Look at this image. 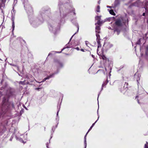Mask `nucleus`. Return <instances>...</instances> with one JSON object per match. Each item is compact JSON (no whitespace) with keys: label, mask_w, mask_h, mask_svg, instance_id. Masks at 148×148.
<instances>
[{"label":"nucleus","mask_w":148,"mask_h":148,"mask_svg":"<svg viewBox=\"0 0 148 148\" xmlns=\"http://www.w3.org/2000/svg\"><path fill=\"white\" fill-rule=\"evenodd\" d=\"M96 36H97L96 41L97 43V53L99 55V58L101 59L102 58V55H101V53L99 54L98 53L99 49V48H101V45L100 41L101 39L100 38V36L99 34H96ZM100 53V52H99V53Z\"/></svg>","instance_id":"obj_1"},{"label":"nucleus","mask_w":148,"mask_h":148,"mask_svg":"<svg viewBox=\"0 0 148 148\" xmlns=\"http://www.w3.org/2000/svg\"><path fill=\"white\" fill-rule=\"evenodd\" d=\"M96 20L97 21V24L99 25H100L102 23V22L100 21L101 19V16H96L95 17Z\"/></svg>","instance_id":"obj_2"},{"label":"nucleus","mask_w":148,"mask_h":148,"mask_svg":"<svg viewBox=\"0 0 148 148\" xmlns=\"http://www.w3.org/2000/svg\"><path fill=\"white\" fill-rule=\"evenodd\" d=\"M102 59L103 60V62H104V61H105V62L107 63L108 64L109 62V61L108 60V59L105 56L103 55H102Z\"/></svg>","instance_id":"obj_3"},{"label":"nucleus","mask_w":148,"mask_h":148,"mask_svg":"<svg viewBox=\"0 0 148 148\" xmlns=\"http://www.w3.org/2000/svg\"><path fill=\"white\" fill-rule=\"evenodd\" d=\"M96 32L98 33H100L99 30H100L101 28L100 26H97L96 27Z\"/></svg>","instance_id":"obj_4"},{"label":"nucleus","mask_w":148,"mask_h":148,"mask_svg":"<svg viewBox=\"0 0 148 148\" xmlns=\"http://www.w3.org/2000/svg\"><path fill=\"white\" fill-rule=\"evenodd\" d=\"M52 76V75H50L49 76L45 78L41 82H43L45 81L46 79H49V78L51 77Z\"/></svg>","instance_id":"obj_5"},{"label":"nucleus","mask_w":148,"mask_h":148,"mask_svg":"<svg viewBox=\"0 0 148 148\" xmlns=\"http://www.w3.org/2000/svg\"><path fill=\"white\" fill-rule=\"evenodd\" d=\"M116 24L118 26H120L121 25V22L119 21H117L116 22Z\"/></svg>","instance_id":"obj_6"},{"label":"nucleus","mask_w":148,"mask_h":148,"mask_svg":"<svg viewBox=\"0 0 148 148\" xmlns=\"http://www.w3.org/2000/svg\"><path fill=\"white\" fill-rule=\"evenodd\" d=\"M109 12L111 14L114 15H115V13H114V12L113 10H109Z\"/></svg>","instance_id":"obj_7"},{"label":"nucleus","mask_w":148,"mask_h":148,"mask_svg":"<svg viewBox=\"0 0 148 148\" xmlns=\"http://www.w3.org/2000/svg\"><path fill=\"white\" fill-rule=\"evenodd\" d=\"M12 27V32H13V31L14 30V27H15L14 24V21H13Z\"/></svg>","instance_id":"obj_8"},{"label":"nucleus","mask_w":148,"mask_h":148,"mask_svg":"<svg viewBox=\"0 0 148 148\" xmlns=\"http://www.w3.org/2000/svg\"><path fill=\"white\" fill-rule=\"evenodd\" d=\"M99 9H100V6H99V5H98L97 7V8L96 11L97 12H99V11H100Z\"/></svg>","instance_id":"obj_9"},{"label":"nucleus","mask_w":148,"mask_h":148,"mask_svg":"<svg viewBox=\"0 0 148 148\" xmlns=\"http://www.w3.org/2000/svg\"><path fill=\"white\" fill-rule=\"evenodd\" d=\"M144 148H148V143L147 142L145 145Z\"/></svg>","instance_id":"obj_10"},{"label":"nucleus","mask_w":148,"mask_h":148,"mask_svg":"<svg viewBox=\"0 0 148 148\" xmlns=\"http://www.w3.org/2000/svg\"><path fill=\"white\" fill-rule=\"evenodd\" d=\"M88 43H89V42H88V41H85V44H86V45L87 46H88Z\"/></svg>","instance_id":"obj_11"},{"label":"nucleus","mask_w":148,"mask_h":148,"mask_svg":"<svg viewBox=\"0 0 148 148\" xmlns=\"http://www.w3.org/2000/svg\"><path fill=\"white\" fill-rule=\"evenodd\" d=\"M85 50L86 51H87V50H86V49H80V50L82 51V52H85Z\"/></svg>","instance_id":"obj_12"},{"label":"nucleus","mask_w":148,"mask_h":148,"mask_svg":"<svg viewBox=\"0 0 148 148\" xmlns=\"http://www.w3.org/2000/svg\"><path fill=\"white\" fill-rule=\"evenodd\" d=\"M75 49H76L78 51H79V48L78 47H77L75 48Z\"/></svg>","instance_id":"obj_13"},{"label":"nucleus","mask_w":148,"mask_h":148,"mask_svg":"<svg viewBox=\"0 0 148 148\" xmlns=\"http://www.w3.org/2000/svg\"><path fill=\"white\" fill-rule=\"evenodd\" d=\"M93 126H92L90 127V128L89 129V130L88 131V132L92 128V127Z\"/></svg>","instance_id":"obj_14"},{"label":"nucleus","mask_w":148,"mask_h":148,"mask_svg":"<svg viewBox=\"0 0 148 148\" xmlns=\"http://www.w3.org/2000/svg\"><path fill=\"white\" fill-rule=\"evenodd\" d=\"M93 126H92L90 127V128L89 129V130L88 131V132L92 128V127Z\"/></svg>","instance_id":"obj_15"},{"label":"nucleus","mask_w":148,"mask_h":148,"mask_svg":"<svg viewBox=\"0 0 148 148\" xmlns=\"http://www.w3.org/2000/svg\"><path fill=\"white\" fill-rule=\"evenodd\" d=\"M40 89V88H35V90H38Z\"/></svg>","instance_id":"obj_16"},{"label":"nucleus","mask_w":148,"mask_h":148,"mask_svg":"<svg viewBox=\"0 0 148 148\" xmlns=\"http://www.w3.org/2000/svg\"><path fill=\"white\" fill-rule=\"evenodd\" d=\"M96 122V121L95 123H93L92 124V126H93H93H94V125H95V123Z\"/></svg>","instance_id":"obj_17"},{"label":"nucleus","mask_w":148,"mask_h":148,"mask_svg":"<svg viewBox=\"0 0 148 148\" xmlns=\"http://www.w3.org/2000/svg\"><path fill=\"white\" fill-rule=\"evenodd\" d=\"M86 140H85V148H86Z\"/></svg>","instance_id":"obj_18"},{"label":"nucleus","mask_w":148,"mask_h":148,"mask_svg":"<svg viewBox=\"0 0 148 148\" xmlns=\"http://www.w3.org/2000/svg\"><path fill=\"white\" fill-rule=\"evenodd\" d=\"M100 1H101V0H99V1L98 2V3L99 4L101 2Z\"/></svg>","instance_id":"obj_19"},{"label":"nucleus","mask_w":148,"mask_h":148,"mask_svg":"<svg viewBox=\"0 0 148 148\" xmlns=\"http://www.w3.org/2000/svg\"><path fill=\"white\" fill-rule=\"evenodd\" d=\"M101 71V70H100V69H99V70H98V71L97 72V73L99 72L100 71Z\"/></svg>","instance_id":"obj_20"},{"label":"nucleus","mask_w":148,"mask_h":148,"mask_svg":"<svg viewBox=\"0 0 148 148\" xmlns=\"http://www.w3.org/2000/svg\"><path fill=\"white\" fill-rule=\"evenodd\" d=\"M77 32L78 31V30H79V26H77Z\"/></svg>","instance_id":"obj_21"},{"label":"nucleus","mask_w":148,"mask_h":148,"mask_svg":"<svg viewBox=\"0 0 148 148\" xmlns=\"http://www.w3.org/2000/svg\"><path fill=\"white\" fill-rule=\"evenodd\" d=\"M107 7L108 8H111V7L110 6H107Z\"/></svg>","instance_id":"obj_22"},{"label":"nucleus","mask_w":148,"mask_h":148,"mask_svg":"<svg viewBox=\"0 0 148 148\" xmlns=\"http://www.w3.org/2000/svg\"><path fill=\"white\" fill-rule=\"evenodd\" d=\"M145 13H143V16H144L145 15Z\"/></svg>","instance_id":"obj_23"},{"label":"nucleus","mask_w":148,"mask_h":148,"mask_svg":"<svg viewBox=\"0 0 148 148\" xmlns=\"http://www.w3.org/2000/svg\"><path fill=\"white\" fill-rule=\"evenodd\" d=\"M73 13H74V15H75V12H73Z\"/></svg>","instance_id":"obj_24"},{"label":"nucleus","mask_w":148,"mask_h":148,"mask_svg":"<svg viewBox=\"0 0 148 148\" xmlns=\"http://www.w3.org/2000/svg\"><path fill=\"white\" fill-rule=\"evenodd\" d=\"M105 69L106 70V66L105 67Z\"/></svg>","instance_id":"obj_25"},{"label":"nucleus","mask_w":148,"mask_h":148,"mask_svg":"<svg viewBox=\"0 0 148 148\" xmlns=\"http://www.w3.org/2000/svg\"><path fill=\"white\" fill-rule=\"evenodd\" d=\"M105 45V44H104V45H103V46H104V45Z\"/></svg>","instance_id":"obj_26"},{"label":"nucleus","mask_w":148,"mask_h":148,"mask_svg":"<svg viewBox=\"0 0 148 148\" xmlns=\"http://www.w3.org/2000/svg\"><path fill=\"white\" fill-rule=\"evenodd\" d=\"M21 82H21H21H20L19 83H21Z\"/></svg>","instance_id":"obj_27"},{"label":"nucleus","mask_w":148,"mask_h":148,"mask_svg":"<svg viewBox=\"0 0 148 148\" xmlns=\"http://www.w3.org/2000/svg\"><path fill=\"white\" fill-rule=\"evenodd\" d=\"M23 143H24V141H23Z\"/></svg>","instance_id":"obj_28"},{"label":"nucleus","mask_w":148,"mask_h":148,"mask_svg":"<svg viewBox=\"0 0 148 148\" xmlns=\"http://www.w3.org/2000/svg\"><path fill=\"white\" fill-rule=\"evenodd\" d=\"M64 49V48H63V49H62V50H63Z\"/></svg>","instance_id":"obj_29"},{"label":"nucleus","mask_w":148,"mask_h":148,"mask_svg":"<svg viewBox=\"0 0 148 148\" xmlns=\"http://www.w3.org/2000/svg\"><path fill=\"white\" fill-rule=\"evenodd\" d=\"M138 97V96H136V97Z\"/></svg>","instance_id":"obj_30"},{"label":"nucleus","mask_w":148,"mask_h":148,"mask_svg":"<svg viewBox=\"0 0 148 148\" xmlns=\"http://www.w3.org/2000/svg\"><path fill=\"white\" fill-rule=\"evenodd\" d=\"M72 37L71 38V39H72Z\"/></svg>","instance_id":"obj_31"}]
</instances>
